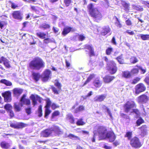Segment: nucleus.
I'll return each mask as SVG.
<instances>
[{
  "instance_id": "f257e3e1",
  "label": "nucleus",
  "mask_w": 149,
  "mask_h": 149,
  "mask_svg": "<svg viewBox=\"0 0 149 149\" xmlns=\"http://www.w3.org/2000/svg\"><path fill=\"white\" fill-rule=\"evenodd\" d=\"M87 8L90 15L96 21L98 22L102 19V15L93 4H89Z\"/></svg>"
},
{
  "instance_id": "f03ea898",
  "label": "nucleus",
  "mask_w": 149,
  "mask_h": 149,
  "mask_svg": "<svg viewBox=\"0 0 149 149\" xmlns=\"http://www.w3.org/2000/svg\"><path fill=\"white\" fill-rule=\"evenodd\" d=\"M45 66V63L39 57L35 58L29 63V67L32 70H39Z\"/></svg>"
},
{
  "instance_id": "7ed1b4c3",
  "label": "nucleus",
  "mask_w": 149,
  "mask_h": 149,
  "mask_svg": "<svg viewBox=\"0 0 149 149\" xmlns=\"http://www.w3.org/2000/svg\"><path fill=\"white\" fill-rule=\"evenodd\" d=\"M107 63V68L111 74H115L117 71V68L116 64L113 61H109L107 58L105 56L103 58Z\"/></svg>"
},
{
  "instance_id": "20e7f679",
  "label": "nucleus",
  "mask_w": 149,
  "mask_h": 149,
  "mask_svg": "<svg viewBox=\"0 0 149 149\" xmlns=\"http://www.w3.org/2000/svg\"><path fill=\"white\" fill-rule=\"evenodd\" d=\"M107 131V129L106 127L103 126H98L96 130H94L93 132L95 134H98L99 137L102 139H105L104 135Z\"/></svg>"
},
{
  "instance_id": "39448f33",
  "label": "nucleus",
  "mask_w": 149,
  "mask_h": 149,
  "mask_svg": "<svg viewBox=\"0 0 149 149\" xmlns=\"http://www.w3.org/2000/svg\"><path fill=\"white\" fill-rule=\"evenodd\" d=\"M130 143L132 147L136 148H140L143 145L139 139L136 136H134L132 138Z\"/></svg>"
},
{
  "instance_id": "423d86ee",
  "label": "nucleus",
  "mask_w": 149,
  "mask_h": 149,
  "mask_svg": "<svg viewBox=\"0 0 149 149\" xmlns=\"http://www.w3.org/2000/svg\"><path fill=\"white\" fill-rule=\"evenodd\" d=\"M27 124L23 122H19L16 123L11 122L10 123V126L16 129H22L26 127Z\"/></svg>"
},
{
  "instance_id": "0eeeda50",
  "label": "nucleus",
  "mask_w": 149,
  "mask_h": 149,
  "mask_svg": "<svg viewBox=\"0 0 149 149\" xmlns=\"http://www.w3.org/2000/svg\"><path fill=\"white\" fill-rule=\"evenodd\" d=\"M52 133V130L50 128L42 130L40 133V137H47L50 136Z\"/></svg>"
},
{
  "instance_id": "6e6552de",
  "label": "nucleus",
  "mask_w": 149,
  "mask_h": 149,
  "mask_svg": "<svg viewBox=\"0 0 149 149\" xmlns=\"http://www.w3.org/2000/svg\"><path fill=\"white\" fill-rule=\"evenodd\" d=\"M51 76V72L50 70L47 69L45 70L42 75V81H47Z\"/></svg>"
},
{
  "instance_id": "1a4fd4ad",
  "label": "nucleus",
  "mask_w": 149,
  "mask_h": 149,
  "mask_svg": "<svg viewBox=\"0 0 149 149\" xmlns=\"http://www.w3.org/2000/svg\"><path fill=\"white\" fill-rule=\"evenodd\" d=\"M146 89V87L142 83H140L137 84L135 88V93L138 94L144 91Z\"/></svg>"
},
{
  "instance_id": "9d476101",
  "label": "nucleus",
  "mask_w": 149,
  "mask_h": 149,
  "mask_svg": "<svg viewBox=\"0 0 149 149\" xmlns=\"http://www.w3.org/2000/svg\"><path fill=\"white\" fill-rule=\"evenodd\" d=\"M106 137L109 139V141L111 142H113L116 139V136L114 132L110 131L106 134Z\"/></svg>"
},
{
  "instance_id": "9b49d317",
  "label": "nucleus",
  "mask_w": 149,
  "mask_h": 149,
  "mask_svg": "<svg viewBox=\"0 0 149 149\" xmlns=\"http://www.w3.org/2000/svg\"><path fill=\"white\" fill-rule=\"evenodd\" d=\"M52 130V132H54L56 136H59L62 135L63 133L62 130L57 126H54Z\"/></svg>"
},
{
  "instance_id": "f8f14e48",
  "label": "nucleus",
  "mask_w": 149,
  "mask_h": 149,
  "mask_svg": "<svg viewBox=\"0 0 149 149\" xmlns=\"http://www.w3.org/2000/svg\"><path fill=\"white\" fill-rule=\"evenodd\" d=\"M2 96L4 97L5 102H10L11 100V93L9 91H6L2 93Z\"/></svg>"
},
{
  "instance_id": "ddd939ff",
  "label": "nucleus",
  "mask_w": 149,
  "mask_h": 149,
  "mask_svg": "<svg viewBox=\"0 0 149 149\" xmlns=\"http://www.w3.org/2000/svg\"><path fill=\"white\" fill-rule=\"evenodd\" d=\"M12 15L13 17L15 19L21 20L22 19V14L19 11H14Z\"/></svg>"
},
{
  "instance_id": "4468645a",
  "label": "nucleus",
  "mask_w": 149,
  "mask_h": 149,
  "mask_svg": "<svg viewBox=\"0 0 149 149\" xmlns=\"http://www.w3.org/2000/svg\"><path fill=\"white\" fill-rule=\"evenodd\" d=\"M85 48L87 49L86 50V52H89V55L90 56L94 55L93 49L91 45H86L85 46Z\"/></svg>"
},
{
  "instance_id": "2eb2a0df",
  "label": "nucleus",
  "mask_w": 149,
  "mask_h": 149,
  "mask_svg": "<svg viewBox=\"0 0 149 149\" xmlns=\"http://www.w3.org/2000/svg\"><path fill=\"white\" fill-rule=\"evenodd\" d=\"M135 107L134 104H129L128 103H126L124 106V111L126 113H128L131 109Z\"/></svg>"
},
{
  "instance_id": "dca6fc26",
  "label": "nucleus",
  "mask_w": 149,
  "mask_h": 149,
  "mask_svg": "<svg viewBox=\"0 0 149 149\" xmlns=\"http://www.w3.org/2000/svg\"><path fill=\"white\" fill-rule=\"evenodd\" d=\"M27 107L25 108V111L27 115H30L32 113V107L31 103H23Z\"/></svg>"
},
{
  "instance_id": "f3484780",
  "label": "nucleus",
  "mask_w": 149,
  "mask_h": 149,
  "mask_svg": "<svg viewBox=\"0 0 149 149\" xmlns=\"http://www.w3.org/2000/svg\"><path fill=\"white\" fill-rule=\"evenodd\" d=\"M3 63L6 67L9 68L10 67L9 61L3 56L1 57L0 58V63Z\"/></svg>"
},
{
  "instance_id": "a211bd4d",
  "label": "nucleus",
  "mask_w": 149,
  "mask_h": 149,
  "mask_svg": "<svg viewBox=\"0 0 149 149\" xmlns=\"http://www.w3.org/2000/svg\"><path fill=\"white\" fill-rule=\"evenodd\" d=\"M149 100V97L145 95H142L138 98L139 102H146Z\"/></svg>"
},
{
  "instance_id": "6ab92c4d",
  "label": "nucleus",
  "mask_w": 149,
  "mask_h": 149,
  "mask_svg": "<svg viewBox=\"0 0 149 149\" xmlns=\"http://www.w3.org/2000/svg\"><path fill=\"white\" fill-rule=\"evenodd\" d=\"M147 127L146 125H143L139 128L141 132V134L143 136L147 134Z\"/></svg>"
},
{
  "instance_id": "aec40b11",
  "label": "nucleus",
  "mask_w": 149,
  "mask_h": 149,
  "mask_svg": "<svg viewBox=\"0 0 149 149\" xmlns=\"http://www.w3.org/2000/svg\"><path fill=\"white\" fill-rule=\"evenodd\" d=\"M14 96L17 97L21 95L23 91V90L19 88H15L13 90Z\"/></svg>"
},
{
  "instance_id": "412c9836",
  "label": "nucleus",
  "mask_w": 149,
  "mask_h": 149,
  "mask_svg": "<svg viewBox=\"0 0 149 149\" xmlns=\"http://www.w3.org/2000/svg\"><path fill=\"white\" fill-rule=\"evenodd\" d=\"M30 98L32 100V102H41V98L37 95H32L30 96Z\"/></svg>"
},
{
  "instance_id": "4be33fe9",
  "label": "nucleus",
  "mask_w": 149,
  "mask_h": 149,
  "mask_svg": "<svg viewBox=\"0 0 149 149\" xmlns=\"http://www.w3.org/2000/svg\"><path fill=\"white\" fill-rule=\"evenodd\" d=\"M111 29L109 26H104L103 27L101 34L103 36H105L107 33H109Z\"/></svg>"
},
{
  "instance_id": "5701e85b",
  "label": "nucleus",
  "mask_w": 149,
  "mask_h": 149,
  "mask_svg": "<svg viewBox=\"0 0 149 149\" xmlns=\"http://www.w3.org/2000/svg\"><path fill=\"white\" fill-rule=\"evenodd\" d=\"M114 76L107 75L104 78V81L106 83H109L115 79Z\"/></svg>"
},
{
  "instance_id": "b1692460",
  "label": "nucleus",
  "mask_w": 149,
  "mask_h": 149,
  "mask_svg": "<svg viewBox=\"0 0 149 149\" xmlns=\"http://www.w3.org/2000/svg\"><path fill=\"white\" fill-rule=\"evenodd\" d=\"M23 104H24L23 103H15V111H20Z\"/></svg>"
},
{
  "instance_id": "393cba45",
  "label": "nucleus",
  "mask_w": 149,
  "mask_h": 149,
  "mask_svg": "<svg viewBox=\"0 0 149 149\" xmlns=\"http://www.w3.org/2000/svg\"><path fill=\"white\" fill-rule=\"evenodd\" d=\"M0 146L1 148L5 149H7L10 147L9 143L5 141L1 142L0 143Z\"/></svg>"
},
{
  "instance_id": "a878e982",
  "label": "nucleus",
  "mask_w": 149,
  "mask_h": 149,
  "mask_svg": "<svg viewBox=\"0 0 149 149\" xmlns=\"http://www.w3.org/2000/svg\"><path fill=\"white\" fill-rule=\"evenodd\" d=\"M93 84L95 87L98 88L101 86L102 83L98 78H97L94 80Z\"/></svg>"
},
{
  "instance_id": "bb28decb",
  "label": "nucleus",
  "mask_w": 149,
  "mask_h": 149,
  "mask_svg": "<svg viewBox=\"0 0 149 149\" xmlns=\"http://www.w3.org/2000/svg\"><path fill=\"white\" fill-rule=\"evenodd\" d=\"M33 79L36 81H38L40 79V75L39 73L33 72L32 73Z\"/></svg>"
},
{
  "instance_id": "cd10ccee",
  "label": "nucleus",
  "mask_w": 149,
  "mask_h": 149,
  "mask_svg": "<svg viewBox=\"0 0 149 149\" xmlns=\"http://www.w3.org/2000/svg\"><path fill=\"white\" fill-rule=\"evenodd\" d=\"M72 28L68 26L65 27L62 32V34L64 36L69 33L71 31Z\"/></svg>"
},
{
  "instance_id": "c85d7f7f",
  "label": "nucleus",
  "mask_w": 149,
  "mask_h": 149,
  "mask_svg": "<svg viewBox=\"0 0 149 149\" xmlns=\"http://www.w3.org/2000/svg\"><path fill=\"white\" fill-rule=\"evenodd\" d=\"M121 4L123 7L124 8V10L126 12H129L130 9V4L124 1L122 2Z\"/></svg>"
},
{
  "instance_id": "c756f323",
  "label": "nucleus",
  "mask_w": 149,
  "mask_h": 149,
  "mask_svg": "<svg viewBox=\"0 0 149 149\" xmlns=\"http://www.w3.org/2000/svg\"><path fill=\"white\" fill-rule=\"evenodd\" d=\"M60 112L58 110L54 111L52 113L51 116L52 120L53 121L56 117L60 115Z\"/></svg>"
},
{
  "instance_id": "7c9ffc66",
  "label": "nucleus",
  "mask_w": 149,
  "mask_h": 149,
  "mask_svg": "<svg viewBox=\"0 0 149 149\" xmlns=\"http://www.w3.org/2000/svg\"><path fill=\"white\" fill-rule=\"evenodd\" d=\"M26 94H24L22 96L20 100L22 102H30V100L26 98Z\"/></svg>"
},
{
  "instance_id": "2f4dec72",
  "label": "nucleus",
  "mask_w": 149,
  "mask_h": 149,
  "mask_svg": "<svg viewBox=\"0 0 149 149\" xmlns=\"http://www.w3.org/2000/svg\"><path fill=\"white\" fill-rule=\"evenodd\" d=\"M132 131L127 132L124 136L125 137L127 138L128 140L131 141L132 139Z\"/></svg>"
},
{
  "instance_id": "473e14b6",
  "label": "nucleus",
  "mask_w": 149,
  "mask_h": 149,
  "mask_svg": "<svg viewBox=\"0 0 149 149\" xmlns=\"http://www.w3.org/2000/svg\"><path fill=\"white\" fill-rule=\"evenodd\" d=\"M67 118L71 123L74 124L75 123V119L72 115L68 114L67 116Z\"/></svg>"
},
{
  "instance_id": "72a5a7b5",
  "label": "nucleus",
  "mask_w": 149,
  "mask_h": 149,
  "mask_svg": "<svg viewBox=\"0 0 149 149\" xmlns=\"http://www.w3.org/2000/svg\"><path fill=\"white\" fill-rule=\"evenodd\" d=\"M86 123L84 121L82 118L78 119L76 122V125L78 126H82L84 125Z\"/></svg>"
},
{
  "instance_id": "f704fd0d",
  "label": "nucleus",
  "mask_w": 149,
  "mask_h": 149,
  "mask_svg": "<svg viewBox=\"0 0 149 149\" xmlns=\"http://www.w3.org/2000/svg\"><path fill=\"white\" fill-rule=\"evenodd\" d=\"M106 95L105 94L102 95L97 96L96 99L97 102H102L106 98Z\"/></svg>"
},
{
  "instance_id": "c9c22d12",
  "label": "nucleus",
  "mask_w": 149,
  "mask_h": 149,
  "mask_svg": "<svg viewBox=\"0 0 149 149\" xmlns=\"http://www.w3.org/2000/svg\"><path fill=\"white\" fill-rule=\"evenodd\" d=\"M94 76L95 75L94 74H90L89 77L87 78V80L84 83L83 86L86 85L88 82H89L91 81V80L94 77Z\"/></svg>"
},
{
  "instance_id": "e433bc0d",
  "label": "nucleus",
  "mask_w": 149,
  "mask_h": 149,
  "mask_svg": "<svg viewBox=\"0 0 149 149\" xmlns=\"http://www.w3.org/2000/svg\"><path fill=\"white\" fill-rule=\"evenodd\" d=\"M0 82L4 84L7 86H11L12 85L11 82L5 79H1L0 81Z\"/></svg>"
},
{
  "instance_id": "4c0bfd02",
  "label": "nucleus",
  "mask_w": 149,
  "mask_h": 149,
  "mask_svg": "<svg viewBox=\"0 0 149 149\" xmlns=\"http://www.w3.org/2000/svg\"><path fill=\"white\" fill-rule=\"evenodd\" d=\"M139 36L143 40H149V34H140Z\"/></svg>"
},
{
  "instance_id": "58836bf2",
  "label": "nucleus",
  "mask_w": 149,
  "mask_h": 149,
  "mask_svg": "<svg viewBox=\"0 0 149 149\" xmlns=\"http://www.w3.org/2000/svg\"><path fill=\"white\" fill-rule=\"evenodd\" d=\"M84 107L82 105L79 106L74 111V113H77L80 111H84Z\"/></svg>"
},
{
  "instance_id": "ea45409f",
  "label": "nucleus",
  "mask_w": 149,
  "mask_h": 149,
  "mask_svg": "<svg viewBox=\"0 0 149 149\" xmlns=\"http://www.w3.org/2000/svg\"><path fill=\"white\" fill-rule=\"evenodd\" d=\"M116 59L120 64H123L124 63V60L122 55L118 56L116 58Z\"/></svg>"
},
{
  "instance_id": "a19ab883",
  "label": "nucleus",
  "mask_w": 149,
  "mask_h": 149,
  "mask_svg": "<svg viewBox=\"0 0 149 149\" xmlns=\"http://www.w3.org/2000/svg\"><path fill=\"white\" fill-rule=\"evenodd\" d=\"M144 123V120L141 117H140L136 121V126H140L141 125Z\"/></svg>"
},
{
  "instance_id": "79ce46f5",
  "label": "nucleus",
  "mask_w": 149,
  "mask_h": 149,
  "mask_svg": "<svg viewBox=\"0 0 149 149\" xmlns=\"http://www.w3.org/2000/svg\"><path fill=\"white\" fill-rule=\"evenodd\" d=\"M68 137L70 139H72V138H73L75 140H80V138L79 137L72 134H69L68 136Z\"/></svg>"
},
{
  "instance_id": "37998d69",
  "label": "nucleus",
  "mask_w": 149,
  "mask_h": 149,
  "mask_svg": "<svg viewBox=\"0 0 149 149\" xmlns=\"http://www.w3.org/2000/svg\"><path fill=\"white\" fill-rule=\"evenodd\" d=\"M37 36L39 38L42 39L45 38L46 34L43 32H38L36 33Z\"/></svg>"
},
{
  "instance_id": "c03bdc74",
  "label": "nucleus",
  "mask_w": 149,
  "mask_h": 149,
  "mask_svg": "<svg viewBox=\"0 0 149 149\" xmlns=\"http://www.w3.org/2000/svg\"><path fill=\"white\" fill-rule=\"evenodd\" d=\"M38 116L39 117H41L42 115V106L40 105L39 107L38 110Z\"/></svg>"
},
{
  "instance_id": "a18cd8bd",
  "label": "nucleus",
  "mask_w": 149,
  "mask_h": 149,
  "mask_svg": "<svg viewBox=\"0 0 149 149\" xmlns=\"http://www.w3.org/2000/svg\"><path fill=\"white\" fill-rule=\"evenodd\" d=\"M133 7L134 9L136 10H139L140 11H142L143 10V8L139 5H134L133 6Z\"/></svg>"
},
{
  "instance_id": "49530a36",
  "label": "nucleus",
  "mask_w": 149,
  "mask_h": 149,
  "mask_svg": "<svg viewBox=\"0 0 149 149\" xmlns=\"http://www.w3.org/2000/svg\"><path fill=\"white\" fill-rule=\"evenodd\" d=\"M12 106L9 104H6L4 106V108L6 110L7 112L10 110H12Z\"/></svg>"
},
{
  "instance_id": "de8ad7c7",
  "label": "nucleus",
  "mask_w": 149,
  "mask_h": 149,
  "mask_svg": "<svg viewBox=\"0 0 149 149\" xmlns=\"http://www.w3.org/2000/svg\"><path fill=\"white\" fill-rule=\"evenodd\" d=\"M131 76L130 73L128 71L124 72L123 73V76L126 78H129Z\"/></svg>"
},
{
  "instance_id": "09e8293b",
  "label": "nucleus",
  "mask_w": 149,
  "mask_h": 149,
  "mask_svg": "<svg viewBox=\"0 0 149 149\" xmlns=\"http://www.w3.org/2000/svg\"><path fill=\"white\" fill-rule=\"evenodd\" d=\"M113 51V49L112 47H108L106 50V53L107 55H110Z\"/></svg>"
},
{
  "instance_id": "8fccbe9b",
  "label": "nucleus",
  "mask_w": 149,
  "mask_h": 149,
  "mask_svg": "<svg viewBox=\"0 0 149 149\" xmlns=\"http://www.w3.org/2000/svg\"><path fill=\"white\" fill-rule=\"evenodd\" d=\"M138 61V60L135 57H132L130 59V62L132 63H135Z\"/></svg>"
},
{
  "instance_id": "3c124183",
  "label": "nucleus",
  "mask_w": 149,
  "mask_h": 149,
  "mask_svg": "<svg viewBox=\"0 0 149 149\" xmlns=\"http://www.w3.org/2000/svg\"><path fill=\"white\" fill-rule=\"evenodd\" d=\"M51 112V111L49 109H45V118H47V116L50 114Z\"/></svg>"
},
{
  "instance_id": "603ef678",
  "label": "nucleus",
  "mask_w": 149,
  "mask_h": 149,
  "mask_svg": "<svg viewBox=\"0 0 149 149\" xmlns=\"http://www.w3.org/2000/svg\"><path fill=\"white\" fill-rule=\"evenodd\" d=\"M116 22H115V25L119 28H120L122 27V25L120 23L118 18L116 17Z\"/></svg>"
},
{
  "instance_id": "864d4df0",
  "label": "nucleus",
  "mask_w": 149,
  "mask_h": 149,
  "mask_svg": "<svg viewBox=\"0 0 149 149\" xmlns=\"http://www.w3.org/2000/svg\"><path fill=\"white\" fill-rule=\"evenodd\" d=\"M50 27V26L49 24L45 23L41 24L40 26V28H43L46 29Z\"/></svg>"
},
{
  "instance_id": "5fc2aeb1",
  "label": "nucleus",
  "mask_w": 149,
  "mask_h": 149,
  "mask_svg": "<svg viewBox=\"0 0 149 149\" xmlns=\"http://www.w3.org/2000/svg\"><path fill=\"white\" fill-rule=\"evenodd\" d=\"M72 0H64V2L65 6L68 7L69 6Z\"/></svg>"
},
{
  "instance_id": "6e6d98bb",
  "label": "nucleus",
  "mask_w": 149,
  "mask_h": 149,
  "mask_svg": "<svg viewBox=\"0 0 149 149\" xmlns=\"http://www.w3.org/2000/svg\"><path fill=\"white\" fill-rule=\"evenodd\" d=\"M140 79L138 77H136L134 79L132 83V84H135L137 83L140 80Z\"/></svg>"
},
{
  "instance_id": "4d7b16f0",
  "label": "nucleus",
  "mask_w": 149,
  "mask_h": 149,
  "mask_svg": "<svg viewBox=\"0 0 149 149\" xmlns=\"http://www.w3.org/2000/svg\"><path fill=\"white\" fill-rule=\"evenodd\" d=\"M77 37L78 38L79 40L81 41L84 40L85 38V36L82 35H78L77 36Z\"/></svg>"
},
{
  "instance_id": "13d9d810",
  "label": "nucleus",
  "mask_w": 149,
  "mask_h": 149,
  "mask_svg": "<svg viewBox=\"0 0 149 149\" xmlns=\"http://www.w3.org/2000/svg\"><path fill=\"white\" fill-rule=\"evenodd\" d=\"M138 72L139 70L138 69L134 68L132 70L131 73L132 74H134L137 73Z\"/></svg>"
},
{
  "instance_id": "bf43d9fd",
  "label": "nucleus",
  "mask_w": 149,
  "mask_h": 149,
  "mask_svg": "<svg viewBox=\"0 0 149 149\" xmlns=\"http://www.w3.org/2000/svg\"><path fill=\"white\" fill-rule=\"evenodd\" d=\"M52 42V40L50 38H47L43 40V42L45 44H48Z\"/></svg>"
},
{
  "instance_id": "052dcab7",
  "label": "nucleus",
  "mask_w": 149,
  "mask_h": 149,
  "mask_svg": "<svg viewBox=\"0 0 149 149\" xmlns=\"http://www.w3.org/2000/svg\"><path fill=\"white\" fill-rule=\"evenodd\" d=\"M139 68L141 70V73L142 74H144L146 72V69L145 68H143L141 67L140 66L139 67Z\"/></svg>"
},
{
  "instance_id": "680f3d73",
  "label": "nucleus",
  "mask_w": 149,
  "mask_h": 149,
  "mask_svg": "<svg viewBox=\"0 0 149 149\" xmlns=\"http://www.w3.org/2000/svg\"><path fill=\"white\" fill-rule=\"evenodd\" d=\"M120 115L122 117L125 119H128L129 118V116L125 113H120Z\"/></svg>"
},
{
  "instance_id": "e2e57ef3",
  "label": "nucleus",
  "mask_w": 149,
  "mask_h": 149,
  "mask_svg": "<svg viewBox=\"0 0 149 149\" xmlns=\"http://www.w3.org/2000/svg\"><path fill=\"white\" fill-rule=\"evenodd\" d=\"M134 112L137 115H139V110L137 109H133V111L131 112V113Z\"/></svg>"
},
{
  "instance_id": "0e129e2a",
  "label": "nucleus",
  "mask_w": 149,
  "mask_h": 149,
  "mask_svg": "<svg viewBox=\"0 0 149 149\" xmlns=\"http://www.w3.org/2000/svg\"><path fill=\"white\" fill-rule=\"evenodd\" d=\"M5 24V22L4 21H0V27L1 29H3Z\"/></svg>"
},
{
  "instance_id": "69168bd1",
  "label": "nucleus",
  "mask_w": 149,
  "mask_h": 149,
  "mask_svg": "<svg viewBox=\"0 0 149 149\" xmlns=\"http://www.w3.org/2000/svg\"><path fill=\"white\" fill-rule=\"evenodd\" d=\"M53 110H54L58 108L59 106L56 104L54 103H53L51 106Z\"/></svg>"
},
{
  "instance_id": "338daca9",
  "label": "nucleus",
  "mask_w": 149,
  "mask_h": 149,
  "mask_svg": "<svg viewBox=\"0 0 149 149\" xmlns=\"http://www.w3.org/2000/svg\"><path fill=\"white\" fill-rule=\"evenodd\" d=\"M104 7L106 8H108L109 6V3L108 1L104 2Z\"/></svg>"
},
{
  "instance_id": "774afa93",
  "label": "nucleus",
  "mask_w": 149,
  "mask_h": 149,
  "mask_svg": "<svg viewBox=\"0 0 149 149\" xmlns=\"http://www.w3.org/2000/svg\"><path fill=\"white\" fill-rule=\"evenodd\" d=\"M125 23L127 26H130L132 24L131 21L129 19L126 21Z\"/></svg>"
}]
</instances>
